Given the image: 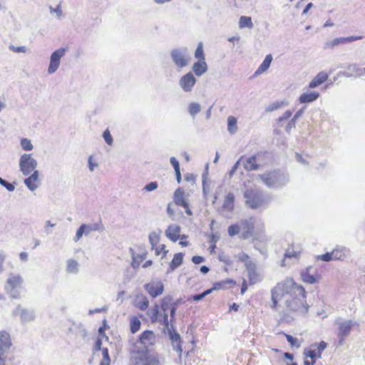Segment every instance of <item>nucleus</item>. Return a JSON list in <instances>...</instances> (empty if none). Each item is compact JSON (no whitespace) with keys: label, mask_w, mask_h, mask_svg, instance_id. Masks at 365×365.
<instances>
[{"label":"nucleus","mask_w":365,"mask_h":365,"mask_svg":"<svg viewBox=\"0 0 365 365\" xmlns=\"http://www.w3.org/2000/svg\"><path fill=\"white\" fill-rule=\"evenodd\" d=\"M362 38L361 36H351L347 37H337L331 40H327L324 43V49L331 50L341 45L351 43Z\"/></svg>","instance_id":"obj_9"},{"label":"nucleus","mask_w":365,"mask_h":365,"mask_svg":"<svg viewBox=\"0 0 365 365\" xmlns=\"http://www.w3.org/2000/svg\"><path fill=\"white\" fill-rule=\"evenodd\" d=\"M207 64L205 61H197L192 65V71L197 76H201L207 71Z\"/></svg>","instance_id":"obj_28"},{"label":"nucleus","mask_w":365,"mask_h":365,"mask_svg":"<svg viewBox=\"0 0 365 365\" xmlns=\"http://www.w3.org/2000/svg\"><path fill=\"white\" fill-rule=\"evenodd\" d=\"M245 265L247 271L250 283L254 284L258 282L259 281V277L256 272V264L252 261H248Z\"/></svg>","instance_id":"obj_21"},{"label":"nucleus","mask_w":365,"mask_h":365,"mask_svg":"<svg viewBox=\"0 0 365 365\" xmlns=\"http://www.w3.org/2000/svg\"><path fill=\"white\" fill-rule=\"evenodd\" d=\"M295 125H296V120L292 118L285 127L286 132L289 133L291 130V129H292L293 128L295 127Z\"/></svg>","instance_id":"obj_64"},{"label":"nucleus","mask_w":365,"mask_h":365,"mask_svg":"<svg viewBox=\"0 0 365 365\" xmlns=\"http://www.w3.org/2000/svg\"><path fill=\"white\" fill-rule=\"evenodd\" d=\"M130 331L134 334L137 332L140 328V321L136 317H132L130 320Z\"/></svg>","instance_id":"obj_43"},{"label":"nucleus","mask_w":365,"mask_h":365,"mask_svg":"<svg viewBox=\"0 0 365 365\" xmlns=\"http://www.w3.org/2000/svg\"><path fill=\"white\" fill-rule=\"evenodd\" d=\"M103 137L106 143L108 145H111L113 144V137L110 135V131L108 130H106L103 132Z\"/></svg>","instance_id":"obj_57"},{"label":"nucleus","mask_w":365,"mask_h":365,"mask_svg":"<svg viewBox=\"0 0 365 365\" xmlns=\"http://www.w3.org/2000/svg\"><path fill=\"white\" fill-rule=\"evenodd\" d=\"M180 227L178 225H170L165 230L166 237L173 242H176L180 238Z\"/></svg>","instance_id":"obj_23"},{"label":"nucleus","mask_w":365,"mask_h":365,"mask_svg":"<svg viewBox=\"0 0 365 365\" xmlns=\"http://www.w3.org/2000/svg\"><path fill=\"white\" fill-rule=\"evenodd\" d=\"M50 12L51 14H56V16L58 19L62 17L63 11L61 9V4H59L56 8H53L51 6H49Z\"/></svg>","instance_id":"obj_50"},{"label":"nucleus","mask_w":365,"mask_h":365,"mask_svg":"<svg viewBox=\"0 0 365 365\" xmlns=\"http://www.w3.org/2000/svg\"><path fill=\"white\" fill-rule=\"evenodd\" d=\"M270 307L278 313L282 322L290 323L296 314H305L308 312L306 292L302 286L292 279H286L272 289Z\"/></svg>","instance_id":"obj_1"},{"label":"nucleus","mask_w":365,"mask_h":365,"mask_svg":"<svg viewBox=\"0 0 365 365\" xmlns=\"http://www.w3.org/2000/svg\"><path fill=\"white\" fill-rule=\"evenodd\" d=\"M285 336L287 341L292 346H296L297 348L300 346V343H299L298 339L297 338H294L289 334H285Z\"/></svg>","instance_id":"obj_54"},{"label":"nucleus","mask_w":365,"mask_h":365,"mask_svg":"<svg viewBox=\"0 0 365 365\" xmlns=\"http://www.w3.org/2000/svg\"><path fill=\"white\" fill-rule=\"evenodd\" d=\"M262 181L270 188H279L289 182L287 174L280 171H272L262 175H259Z\"/></svg>","instance_id":"obj_3"},{"label":"nucleus","mask_w":365,"mask_h":365,"mask_svg":"<svg viewBox=\"0 0 365 365\" xmlns=\"http://www.w3.org/2000/svg\"><path fill=\"white\" fill-rule=\"evenodd\" d=\"M331 252L334 256V260L344 261L351 255L350 249L341 245H336Z\"/></svg>","instance_id":"obj_19"},{"label":"nucleus","mask_w":365,"mask_h":365,"mask_svg":"<svg viewBox=\"0 0 365 365\" xmlns=\"http://www.w3.org/2000/svg\"><path fill=\"white\" fill-rule=\"evenodd\" d=\"M317 260H322L324 262H330L334 260V256L332 255V252H327L324 255L316 256Z\"/></svg>","instance_id":"obj_49"},{"label":"nucleus","mask_w":365,"mask_h":365,"mask_svg":"<svg viewBox=\"0 0 365 365\" xmlns=\"http://www.w3.org/2000/svg\"><path fill=\"white\" fill-rule=\"evenodd\" d=\"M312 346H317V357L321 358V354L322 351L327 348V344L325 341H322L319 344H313Z\"/></svg>","instance_id":"obj_51"},{"label":"nucleus","mask_w":365,"mask_h":365,"mask_svg":"<svg viewBox=\"0 0 365 365\" xmlns=\"http://www.w3.org/2000/svg\"><path fill=\"white\" fill-rule=\"evenodd\" d=\"M11 346L10 335L5 331H0V361L6 360Z\"/></svg>","instance_id":"obj_12"},{"label":"nucleus","mask_w":365,"mask_h":365,"mask_svg":"<svg viewBox=\"0 0 365 365\" xmlns=\"http://www.w3.org/2000/svg\"><path fill=\"white\" fill-rule=\"evenodd\" d=\"M79 263L74 259H68L66 261V271L68 273L76 274L79 272Z\"/></svg>","instance_id":"obj_33"},{"label":"nucleus","mask_w":365,"mask_h":365,"mask_svg":"<svg viewBox=\"0 0 365 365\" xmlns=\"http://www.w3.org/2000/svg\"><path fill=\"white\" fill-rule=\"evenodd\" d=\"M37 165V160L32 157V154L24 153L20 157L19 168L24 176H28L36 170Z\"/></svg>","instance_id":"obj_8"},{"label":"nucleus","mask_w":365,"mask_h":365,"mask_svg":"<svg viewBox=\"0 0 365 365\" xmlns=\"http://www.w3.org/2000/svg\"><path fill=\"white\" fill-rule=\"evenodd\" d=\"M88 163L89 170L91 172H93L94 170V169L98 167V163L93 162L92 156H90L88 158Z\"/></svg>","instance_id":"obj_62"},{"label":"nucleus","mask_w":365,"mask_h":365,"mask_svg":"<svg viewBox=\"0 0 365 365\" xmlns=\"http://www.w3.org/2000/svg\"><path fill=\"white\" fill-rule=\"evenodd\" d=\"M237 123V120L235 117L230 115L227 118V131L231 135L236 133L238 130Z\"/></svg>","instance_id":"obj_35"},{"label":"nucleus","mask_w":365,"mask_h":365,"mask_svg":"<svg viewBox=\"0 0 365 365\" xmlns=\"http://www.w3.org/2000/svg\"><path fill=\"white\" fill-rule=\"evenodd\" d=\"M154 249L155 250L156 255H159L161 252H163V257H165L168 253V250H165V245H160L159 246L155 247Z\"/></svg>","instance_id":"obj_58"},{"label":"nucleus","mask_w":365,"mask_h":365,"mask_svg":"<svg viewBox=\"0 0 365 365\" xmlns=\"http://www.w3.org/2000/svg\"><path fill=\"white\" fill-rule=\"evenodd\" d=\"M66 51V48L61 47L51 53L47 70L48 74H53L58 69L61 63V59L65 56Z\"/></svg>","instance_id":"obj_10"},{"label":"nucleus","mask_w":365,"mask_h":365,"mask_svg":"<svg viewBox=\"0 0 365 365\" xmlns=\"http://www.w3.org/2000/svg\"><path fill=\"white\" fill-rule=\"evenodd\" d=\"M160 232V231H159V232H152L149 235V242H150L153 249H154V247H156L159 242Z\"/></svg>","instance_id":"obj_44"},{"label":"nucleus","mask_w":365,"mask_h":365,"mask_svg":"<svg viewBox=\"0 0 365 365\" xmlns=\"http://www.w3.org/2000/svg\"><path fill=\"white\" fill-rule=\"evenodd\" d=\"M174 202L179 206H182L185 209V212L188 215H192V212L189 208V204L186 200L184 198V191L182 188H178L174 192Z\"/></svg>","instance_id":"obj_18"},{"label":"nucleus","mask_w":365,"mask_h":365,"mask_svg":"<svg viewBox=\"0 0 365 365\" xmlns=\"http://www.w3.org/2000/svg\"><path fill=\"white\" fill-rule=\"evenodd\" d=\"M133 305L141 311H145L149 306V301L146 296L142 293L135 295L133 300Z\"/></svg>","instance_id":"obj_22"},{"label":"nucleus","mask_w":365,"mask_h":365,"mask_svg":"<svg viewBox=\"0 0 365 365\" xmlns=\"http://www.w3.org/2000/svg\"><path fill=\"white\" fill-rule=\"evenodd\" d=\"M304 354L306 357H309L312 360H315V357L317 356L316 350L305 349Z\"/></svg>","instance_id":"obj_59"},{"label":"nucleus","mask_w":365,"mask_h":365,"mask_svg":"<svg viewBox=\"0 0 365 365\" xmlns=\"http://www.w3.org/2000/svg\"><path fill=\"white\" fill-rule=\"evenodd\" d=\"M347 69L351 71V73L348 72H343V76L347 78L354 76L355 78H360L364 73V68H360L356 64H349Z\"/></svg>","instance_id":"obj_25"},{"label":"nucleus","mask_w":365,"mask_h":365,"mask_svg":"<svg viewBox=\"0 0 365 365\" xmlns=\"http://www.w3.org/2000/svg\"><path fill=\"white\" fill-rule=\"evenodd\" d=\"M240 237L242 239H247L252 236L254 232V222L250 220H242L240 222Z\"/></svg>","instance_id":"obj_17"},{"label":"nucleus","mask_w":365,"mask_h":365,"mask_svg":"<svg viewBox=\"0 0 365 365\" xmlns=\"http://www.w3.org/2000/svg\"><path fill=\"white\" fill-rule=\"evenodd\" d=\"M235 195L232 192L227 193L224 199L222 206L220 210V214L227 217H231L232 211L235 207Z\"/></svg>","instance_id":"obj_14"},{"label":"nucleus","mask_w":365,"mask_h":365,"mask_svg":"<svg viewBox=\"0 0 365 365\" xmlns=\"http://www.w3.org/2000/svg\"><path fill=\"white\" fill-rule=\"evenodd\" d=\"M21 145L23 150L26 151H31L34 148V146L31 140L27 138H22L21 140Z\"/></svg>","instance_id":"obj_48"},{"label":"nucleus","mask_w":365,"mask_h":365,"mask_svg":"<svg viewBox=\"0 0 365 365\" xmlns=\"http://www.w3.org/2000/svg\"><path fill=\"white\" fill-rule=\"evenodd\" d=\"M225 283H230V284H234L235 282L232 279H227V280L223 281L222 282L215 283L212 288L208 289H207V290H205V292H202V294H203L204 297H205L208 294H211L213 290L219 289L222 288V284H224Z\"/></svg>","instance_id":"obj_39"},{"label":"nucleus","mask_w":365,"mask_h":365,"mask_svg":"<svg viewBox=\"0 0 365 365\" xmlns=\"http://www.w3.org/2000/svg\"><path fill=\"white\" fill-rule=\"evenodd\" d=\"M14 317H19L21 322L27 323L34 320V312L31 309H28L18 305L12 312Z\"/></svg>","instance_id":"obj_15"},{"label":"nucleus","mask_w":365,"mask_h":365,"mask_svg":"<svg viewBox=\"0 0 365 365\" xmlns=\"http://www.w3.org/2000/svg\"><path fill=\"white\" fill-rule=\"evenodd\" d=\"M172 302V297L170 296H166L161 300L160 308L163 311V314H167L166 312L169 309V306Z\"/></svg>","instance_id":"obj_45"},{"label":"nucleus","mask_w":365,"mask_h":365,"mask_svg":"<svg viewBox=\"0 0 365 365\" xmlns=\"http://www.w3.org/2000/svg\"><path fill=\"white\" fill-rule=\"evenodd\" d=\"M103 359L100 365H110V359L109 356L108 349L107 348L102 349Z\"/></svg>","instance_id":"obj_47"},{"label":"nucleus","mask_w":365,"mask_h":365,"mask_svg":"<svg viewBox=\"0 0 365 365\" xmlns=\"http://www.w3.org/2000/svg\"><path fill=\"white\" fill-rule=\"evenodd\" d=\"M183 260V254L182 252L177 253L174 255L173 259L170 263V269L173 271L176 268H178L182 263Z\"/></svg>","instance_id":"obj_37"},{"label":"nucleus","mask_w":365,"mask_h":365,"mask_svg":"<svg viewBox=\"0 0 365 365\" xmlns=\"http://www.w3.org/2000/svg\"><path fill=\"white\" fill-rule=\"evenodd\" d=\"M158 187V184L155 181L150 182L148 183L145 186L143 187V190H145L147 192H152L156 190Z\"/></svg>","instance_id":"obj_55"},{"label":"nucleus","mask_w":365,"mask_h":365,"mask_svg":"<svg viewBox=\"0 0 365 365\" xmlns=\"http://www.w3.org/2000/svg\"><path fill=\"white\" fill-rule=\"evenodd\" d=\"M170 56L174 65L179 69L187 66L192 59L186 47L172 49L170 52Z\"/></svg>","instance_id":"obj_5"},{"label":"nucleus","mask_w":365,"mask_h":365,"mask_svg":"<svg viewBox=\"0 0 365 365\" xmlns=\"http://www.w3.org/2000/svg\"><path fill=\"white\" fill-rule=\"evenodd\" d=\"M0 185L4 187L8 191L12 192L15 190L14 184L9 182L0 177Z\"/></svg>","instance_id":"obj_53"},{"label":"nucleus","mask_w":365,"mask_h":365,"mask_svg":"<svg viewBox=\"0 0 365 365\" xmlns=\"http://www.w3.org/2000/svg\"><path fill=\"white\" fill-rule=\"evenodd\" d=\"M56 223L52 222L51 220L46 221L44 227L47 235L51 233V231L49 230V227H53L56 226Z\"/></svg>","instance_id":"obj_61"},{"label":"nucleus","mask_w":365,"mask_h":365,"mask_svg":"<svg viewBox=\"0 0 365 365\" xmlns=\"http://www.w3.org/2000/svg\"><path fill=\"white\" fill-rule=\"evenodd\" d=\"M245 204L252 209H257L267 205L269 200L257 188L247 189L243 194Z\"/></svg>","instance_id":"obj_2"},{"label":"nucleus","mask_w":365,"mask_h":365,"mask_svg":"<svg viewBox=\"0 0 365 365\" xmlns=\"http://www.w3.org/2000/svg\"><path fill=\"white\" fill-rule=\"evenodd\" d=\"M155 340V335L152 331H144L139 337L140 342L145 346L153 345Z\"/></svg>","instance_id":"obj_26"},{"label":"nucleus","mask_w":365,"mask_h":365,"mask_svg":"<svg viewBox=\"0 0 365 365\" xmlns=\"http://www.w3.org/2000/svg\"><path fill=\"white\" fill-rule=\"evenodd\" d=\"M23 283L24 279L20 274H10L4 286L5 291L11 298L18 299Z\"/></svg>","instance_id":"obj_6"},{"label":"nucleus","mask_w":365,"mask_h":365,"mask_svg":"<svg viewBox=\"0 0 365 365\" xmlns=\"http://www.w3.org/2000/svg\"><path fill=\"white\" fill-rule=\"evenodd\" d=\"M228 235L230 237H234L239 232H240V224H234L229 226L227 229Z\"/></svg>","instance_id":"obj_46"},{"label":"nucleus","mask_w":365,"mask_h":365,"mask_svg":"<svg viewBox=\"0 0 365 365\" xmlns=\"http://www.w3.org/2000/svg\"><path fill=\"white\" fill-rule=\"evenodd\" d=\"M143 257L141 255L133 256V260L131 262L132 267L135 269L140 266V262L143 261Z\"/></svg>","instance_id":"obj_56"},{"label":"nucleus","mask_w":365,"mask_h":365,"mask_svg":"<svg viewBox=\"0 0 365 365\" xmlns=\"http://www.w3.org/2000/svg\"><path fill=\"white\" fill-rule=\"evenodd\" d=\"M91 232V226L83 224L77 230L76 236L74 237L75 242L78 241L83 236V234L88 235Z\"/></svg>","instance_id":"obj_34"},{"label":"nucleus","mask_w":365,"mask_h":365,"mask_svg":"<svg viewBox=\"0 0 365 365\" xmlns=\"http://www.w3.org/2000/svg\"><path fill=\"white\" fill-rule=\"evenodd\" d=\"M272 59H273L272 56L271 54H267L265 56L262 63L259 65L258 68L256 70L255 75L258 76V75H260V74L263 73L264 72H265L269 68L270 64L272 61Z\"/></svg>","instance_id":"obj_31"},{"label":"nucleus","mask_w":365,"mask_h":365,"mask_svg":"<svg viewBox=\"0 0 365 365\" xmlns=\"http://www.w3.org/2000/svg\"><path fill=\"white\" fill-rule=\"evenodd\" d=\"M301 255V252L299 249H295L293 245L289 246L285 251L284 258L282 260L281 265L285 266L286 259H299Z\"/></svg>","instance_id":"obj_24"},{"label":"nucleus","mask_w":365,"mask_h":365,"mask_svg":"<svg viewBox=\"0 0 365 365\" xmlns=\"http://www.w3.org/2000/svg\"><path fill=\"white\" fill-rule=\"evenodd\" d=\"M188 112L190 115L194 118L195 115L200 113L201 106L198 103H191L188 105Z\"/></svg>","instance_id":"obj_42"},{"label":"nucleus","mask_w":365,"mask_h":365,"mask_svg":"<svg viewBox=\"0 0 365 365\" xmlns=\"http://www.w3.org/2000/svg\"><path fill=\"white\" fill-rule=\"evenodd\" d=\"M194 56L195 58L198 59V61H205V55L204 53L202 42H200L197 44Z\"/></svg>","instance_id":"obj_41"},{"label":"nucleus","mask_w":365,"mask_h":365,"mask_svg":"<svg viewBox=\"0 0 365 365\" xmlns=\"http://www.w3.org/2000/svg\"><path fill=\"white\" fill-rule=\"evenodd\" d=\"M68 331L76 336L82 339H85L87 336V331L81 324H73V325L69 327Z\"/></svg>","instance_id":"obj_27"},{"label":"nucleus","mask_w":365,"mask_h":365,"mask_svg":"<svg viewBox=\"0 0 365 365\" xmlns=\"http://www.w3.org/2000/svg\"><path fill=\"white\" fill-rule=\"evenodd\" d=\"M143 287L148 294L153 298L160 296L164 291V285L163 282L158 279L152 280L149 283L145 284Z\"/></svg>","instance_id":"obj_13"},{"label":"nucleus","mask_w":365,"mask_h":365,"mask_svg":"<svg viewBox=\"0 0 365 365\" xmlns=\"http://www.w3.org/2000/svg\"><path fill=\"white\" fill-rule=\"evenodd\" d=\"M316 272L312 266H308L301 272L302 280L307 284H313L317 282L319 279V275H314L313 273Z\"/></svg>","instance_id":"obj_16"},{"label":"nucleus","mask_w":365,"mask_h":365,"mask_svg":"<svg viewBox=\"0 0 365 365\" xmlns=\"http://www.w3.org/2000/svg\"><path fill=\"white\" fill-rule=\"evenodd\" d=\"M286 106H287V103L286 101H275V102H273V103H270L269 105H268L265 108V111L267 113H270L274 110L282 108Z\"/></svg>","instance_id":"obj_38"},{"label":"nucleus","mask_w":365,"mask_h":365,"mask_svg":"<svg viewBox=\"0 0 365 365\" xmlns=\"http://www.w3.org/2000/svg\"><path fill=\"white\" fill-rule=\"evenodd\" d=\"M160 324L164 325L165 328L168 329L169 332L170 339L173 344V349L179 353L180 354L182 353V346H181V340L180 334L176 332L173 329V325L170 324L168 321V314H164L162 320H160Z\"/></svg>","instance_id":"obj_7"},{"label":"nucleus","mask_w":365,"mask_h":365,"mask_svg":"<svg viewBox=\"0 0 365 365\" xmlns=\"http://www.w3.org/2000/svg\"><path fill=\"white\" fill-rule=\"evenodd\" d=\"M239 26L241 29H242V28H249V29L252 28L253 27V24H252V21L251 17L245 16H242L240 18Z\"/></svg>","instance_id":"obj_40"},{"label":"nucleus","mask_w":365,"mask_h":365,"mask_svg":"<svg viewBox=\"0 0 365 365\" xmlns=\"http://www.w3.org/2000/svg\"><path fill=\"white\" fill-rule=\"evenodd\" d=\"M319 96V93L317 91H309L303 93L299 98L300 103H312L315 101Z\"/></svg>","instance_id":"obj_29"},{"label":"nucleus","mask_w":365,"mask_h":365,"mask_svg":"<svg viewBox=\"0 0 365 365\" xmlns=\"http://www.w3.org/2000/svg\"><path fill=\"white\" fill-rule=\"evenodd\" d=\"M334 324L337 326L336 334L339 339V344L341 346L344 344V340L348 337L354 327H358L359 324L351 319H343L337 318L334 321Z\"/></svg>","instance_id":"obj_4"},{"label":"nucleus","mask_w":365,"mask_h":365,"mask_svg":"<svg viewBox=\"0 0 365 365\" xmlns=\"http://www.w3.org/2000/svg\"><path fill=\"white\" fill-rule=\"evenodd\" d=\"M292 111L289 110H286L282 116L279 117L278 122L280 123V122H282L284 120L289 119L292 116Z\"/></svg>","instance_id":"obj_60"},{"label":"nucleus","mask_w":365,"mask_h":365,"mask_svg":"<svg viewBox=\"0 0 365 365\" xmlns=\"http://www.w3.org/2000/svg\"><path fill=\"white\" fill-rule=\"evenodd\" d=\"M197 83V78L192 72H188L179 79V86L185 93L191 92Z\"/></svg>","instance_id":"obj_11"},{"label":"nucleus","mask_w":365,"mask_h":365,"mask_svg":"<svg viewBox=\"0 0 365 365\" xmlns=\"http://www.w3.org/2000/svg\"><path fill=\"white\" fill-rule=\"evenodd\" d=\"M328 79V74L325 72L319 73L309 83V88H314L324 83Z\"/></svg>","instance_id":"obj_30"},{"label":"nucleus","mask_w":365,"mask_h":365,"mask_svg":"<svg viewBox=\"0 0 365 365\" xmlns=\"http://www.w3.org/2000/svg\"><path fill=\"white\" fill-rule=\"evenodd\" d=\"M9 49L14 53H24L28 52L29 49L26 46H15L14 45L9 46Z\"/></svg>","instance_id":"obj_52"},{"label":"nucleus","mask_w":365,"mask_h":365,"mask_svg":"<svg viewBox=\"0 0 365 365\" xmlns=\"http://www.w3.org/2000/svg\"><path fill=\"white\" fill-rule=\"evenodd\" d=\"M147 314L153 323L157 322H159L160 323V320H162L163 317V314L162 316H160L159 307L158 304H155L154 307L150 308L148 311Z\"/></svg>","instance_id":"obj_32"},{"label":"nucleus","mask_w":365,"mask_h":365,"mask_svg":"<svg viewBox=\"0 0 365 365\" xmlns=\"http://www.w3.org/2000/svg\"><path fill=\"white\" fill-rule=\"evenodd\" d=\"M245 169L248 171L257 170L259 168V165L256 163V157L252 155L248 158L245 163Z\"/></svg>","instance_id":"obj_36"},{"label":"nucleus","mask_w":365,"mask_h":365,"mask_svg":"<svg viewBox=\"0 0 365 365\" xmlns=\"http://www.w3.org/2000/svg\"><path fill=\"white\" fill-rule=\"evenodd\" d=\"M39 181V172L38 170H34L29 176L24 179V182L25 185L28 187V189L34 192L38 187Z\"/></svg>","instance_id":"obj_20"},{"label":"nucleus","mask_w":365,"mask_h":365,"mask_svg":"<svg viewBox=\"0 0 365 365\" xmlns=\"http://www.w3.org/2000/svg\"><path fill=\"white\" fill-rule=\"evenodd\" d=\"M170 164L173 166L175 171L180 170L179 162L175 157H171L170 159Z\"/></svg>","instance_id":"obj_63"}]
</instances>
